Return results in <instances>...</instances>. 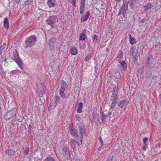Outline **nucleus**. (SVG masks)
<instances>
[{"label":"nucleus","instance_id":"62","mask_svg":"<svg viewBox=\"0 0 161 161\" xmlns=\"http://www.w3.org/2000/svg\"><path fill=\"white\" fill-rule=\"evenodd\" d=\"M28 128L29 129H31L32 128V126L31 125H29L28 126Z\"/></svg>","mask_w":161,"mask_h":161},{"label":"nucleus","instance_id":"39","mask_svg":"<svg viewBox=\"0 0 161 161\" xmlns=\"http://www.w3.org/2000/svg\"><path fill=\"white\" fill-rule=\"evenodd\" d=\"M45 161H55V159L53 158L48 157L45 159Z\"/></svg>","mask_w":161,"mask_h":161},{"label":"nucleus","instance_id":"22","mask_svg":"<svg viewBox=\"0 0 161 161\" xmlns=\"http://www.w3.org/2000/svg\"><path fill=\"white\" fill-rule=\"evenodd\" d=\"M78 108L76 111L79 113H81L82 111L83 104L81 102L80 103L78 104Z\"/></svg>","mask_w":161,"mask_h":161},{"label":"nucleus","instance_id":"21","mask_svg":"<svg viewBox=\"0 0 161 161\" xmlns=\"http://www.w3.org/2000/svg\"><path fill=\"white\" fill-rule=\"evenodd\" d=\"M114 153H111L108 156V158L107 161H115V158L114 156Z\"/></svg>","mask_w":161,"mask_h":161},{"label":"nucleus","instance_id":"41","mask_svg":"<svg viewBox=\"0 0 161 161\" xmlns=\"http://www.w3.org/2000/svg\"><path fill=\"white\" fill-rule=\"evenodd\" d=\"M143 142L144 144H148V139L147 137H145L143 139Z\"/></svg>","mask_w":161,"mask_h":161},{"label":"nucleus","instance_id":"15","mask_svg":"<svg viewBox=\"0 0 161 161\" xmlns=\"http://www.w3.org/2000/svg\"><path fill=\"white\" fill-rule=\"evenodd\" d=\"M60 97L58 96H56L53 99L52 102L53 104L54 105V107L56 106V104L58 103L60 101Z\"/></svg>","mask_w":161,"mask_h":161},{"label":"nucleus","instance_id":"56","mask_svg":"<svg viewBox=\"0 0 161 161\" xmlns=\"http://www.w3.org/2000/svg\"><path fill=\"white\" fill-rule=\"evenodd\" d=\"M53 105H50V106L48 108V111L49 110H50L52 108V106Z\"/></svg>","mask_w":161,"mask_h":161},{"label":"nucleus","instance_id":"58","mask_svg":"<svg viewBox=\"0 0 161 161\" xmlns=\"http://www.w3.org/2000/svg\"><path fill=\"white\" fill-rule=\"evenodd\" d=\"M115 2L117 3H120L121 0H114Z\"/></svg>","mask_w":161,"mask_h":161},{"label":"nucleus","instance_id":"53","mask_svg":"<svg viewBox=\"0 0 161 161\" xmlns=\"http://www.w3.org/2000/svg\"><path fill=\"white\" fill-rule=\"evenodd\" d=\"M117 68L118 69H119V70H121V69H122V67L121 66L120 64H118L117 65Z\"/></svg>","mask_w":161,"mask_h":161},{"label":"nucleus","instance_id":"24","mask_svg":"<svg viewBox=\"0 0 161 161\" xmlns=\"http://www.w3.org/2000/svg\"><path fill=\"white\" fill-rule=\"evenodd\" d=\"M15 153L14 150L12 149H9L5 151V153L9 156H11L13 155Z\"/></svg>","mask_w":161,"mask_h":161},{"label":"nucleus","instance_id":"47","mask_svg":"<svg viewBox=\"0 0 161 161\" xmlns=\"http://www.w3.org/2000/svg\"><path fill=\"white\" fill-rule=\"evenodd\" d=\"M99 140L100 143H101V145L103 146V143L102 141V138L101 137H99Z\"/></svg>","mask_w":161,"mask_h":161},{"label":"nucleus","instance_id":"18","mask_svg":"<svg viewBox=\"0 0 161 161\" xmlns=\"http://www.w3.org/2000/svg\"><path fill=\"white\" fill-rule=\"evenodd\" d=\"M40 87V91L42 95L44 94L45 93L46 86L43 83H41Z\"/></svg>","mask_w":161,"mask_h":161},{"label":"nucleus","instance_id":"2","mask_svg":"<svg viewBox=\"0 0 161 161\" xmlns=\"http://www.w3.org/2000/svg\"><path fill=\"white\" fill-rule=\"evenodd\" d=\"M58 21L57 17L54 15L50 16L48 19L47 20L46 22L48 25L51 26L52 28H55V24Z\"/></svg>","mask_w":161,"mask_h":161},{"label":"nucleus","instance_id":"34","mask_svg":"<svg viewBox=\"0 0 161 161\" xmlns=\"http://www.w3.org/2000/svg\"><path fill=\"white\" fill-rule=\"evenodd\" d=\"M135 49V47L133 46L130 49V54L131 56H133L134 55V50Z\"/></svg>","mask_w":161,"mask_h":161},{"label":"nucleus","instance_id":"33","mask_svg":"<svg viewBox=\"0 0 161 161\" xmlns=\"http://www.w3.org/2000/svg\"><path fill=\"white\" fill-rule=\"evenodd\" d=\"M86 39V36L85 34L81 33L80 34V40L83 41Z\"/></svg>","mask_w":161,"mask_h":161},{"label":"nucleus","instance_id":"16","mask_svg":"<svg viewBox=\"0 0 161 161\" xmlns=\"http://www.w3.org/2000/svg\"><path fill=\"white\" fill-rule=\"evenodd\" d=\"M119 62L121 66L122 67V69L124 71L126 70L127 69V65L125 61L119 60Z\"/></svg>","mask_w":161,"mask_h":161},{"label":"nucleus","instance_id":"4","mask_svg":"<svg viewBox=\"0 0 161 161\" xmlns=\"http://www.w3.org/2000/svg\"><path fill=\"white\" fill-rule=\"evenodd\" d=\"M16 114V110L14 108L9 110L4 115L5 119L6 120H8L14 117Z\"/></svg>","mask_w":161,"mask_h":161},{"label":"nucleus","instance_id":"37","mask_svg":"<svg viewBox=\"0 0 161 161\" xmlns=\"http://www.w3.org/2000/svg\"><path fill=\"white\" fill-rule=\"evenodd\" d=\"M77 138L79 140V141H77V144L79 146H80L82 144V140L83 138H81V139H80V138L79 137V136H78V137H77Z\"/></svg>","mask_w":161,"mask_h":161},{"label":"nucleus","instance_id":"27","mask_svg":"<svg viewBox=\"0 0 161 161\" xmlns=\"http://www.w3.org/2000/svg\"><path fill=\"white\" fill-rule=\"evenodd\" d=\"M4 25L6 28L8 29L9 27V23L7 18H6L4 19Z\"/></svg>","mask_w":161,"mask_h":161},{"label":"nucleus","instance_id":"1","mask_svg":"<svg viewBox=\"0 0 161 161\" xmlns=\"http://www.w3.org/2000/svg\"><path fill=\"white\" fill-rule=\"evenodd\" d=\"M36 41V38L35 36L32 35L27 38L25 41V47L26 48L28 47H31L35 44Z\"/></svg>","mask_w":161,"mask_h":161},{"label":"nucleus","instance_id":"20","mask_svg":"<svg viewBox=\"0 0 161 161\" xmlns=\"http://www.w3.org/2000/svg\"><path fill=\"white\" fill-rule=\"evenodd\" d=\"M71 147L72 148H75V145L77 144V142L74 139H71L69 142Z\"/></svg>","mask_w":161,"mask_h":161},{"label":"nucleus","instance_id":"36","mask_svg":"<svg viewBox=\"0 0 161 161\" xmlns=\"http://www.w3.org/2000/svg\"><path fill=\"white\" fill-rule=\"evenodd\" d=\"M92 57V54L91 53H89L86 56L85 59V60L86 61H87L91 58Z\"/></svg>","mask_w":161,"mask_h":161},{"label":"nucleus","instance_id":"30","mask_svg":"<svg viewBox=\"0 0 161 161\" xmlns=\"http://www.w3.org/2000/svg\"><path fill=\"white\" fill-rule=\"evenodd\" d=\"M157 76L156 75H153L151 73V74L149 75V76L148 77V79H149L150 80H156V78L157 77Z\"/></svg>","mask_w":161,"mask_h":161},{"label":"nucleus","instance_id":"43","mask_svg":"<svg viewBox=\"0 0 161 161\" xmlns=\"http://www.w3.org/2000/svg\"><path fill=\"white\" fill-rule=\"evenodd\" d=\"M7 60V58H5V59L4 60V61L5 62V63L4 64V65L6 66H7L8 65V62Z\"/></svg>","mask_w":161,"mask_h":161},{"label":"nucleus","instance_id":"50","mask_svg":"<svg viewBox=\"0 0 161 161\" xmlns=\"http://www.w3.org/2000/svg\"><path fill=\"white\" fill-rule=\"evenodd\" d=\"M130 1H127V2H126V3H123V4H125V6H126V7L127 6H128V4L129 3H130Z\"/></svg>","mask_w":161,"mask_h":161},{"label":"nucleus","instance_id":"35","mask_svg":"<svg viewBox=\"0 0 161 161\" xmlns=\"http://www.w3.org/2000/svg\"><path fill=\"white\" fill-rule=\"evenodd\" d=\"M123 56V52L122 50H120L118 53V57L119 58H122Z\"/></svg>","mask_w":161,"mask_h":161},{"label":"nucleus","instance_id":"12","mask_svg":"<svg viewBox=\"0 0 161 161\" xmlns=\"http://www.w3.org/2000/svg\"><path fill=\"white\" fill-rule=\"evenodd\" d=\"M85 0H80V14L82 15L85 9Z\"/></svg>","mask_w":161,"mask_h":161},{"label":"nucleus","instance_id":"25","mask_svg":"<svg viewBox=\"0 0 161 161\" xmlns=\"http://www.w3.org/2000/svg\"><path fill=\"white\" fill-rule=\"evenodd\" d=\"M129 39L130 43L131 45H133L134 44L136 43V39L135 38L131 36L130 35H129Z\"/></svg>","mask_w":161,"mask_h":161},{"label":"nucleus","instance_id":"44","mask_svg":"<svg viewBox=\"0 0 161 161\" xmlns=\"http://www.w3.org/2000/svg\"><path fill=\"white\" fill-rule=\"evenodd\" d=\"M75 118L76 121H79L80 118L78 114H76L75 115Z\"/></svg>","mask_w":161,"mask_h":161},{"label":"nucleus","instance_id":"45","mask_svg":"<svg viewBox=\"0 0 161 161\" xmlns=\"http://www.w3.org/2000/svg\"><path fill=\"white\" fill-rule=\"evenodd\" d=\"M130 7L132 9H134L135 8L134 6L135 4L134 3H130Z\"/></svg>","mask_w":161,"mask_h":161},{"label":"nucleus","instance_id":"32","mask_svg":"<svg viewBox=\"0 0 161 161\" xmlns=\"http://www.w3.org/2000/svg\"><path fill=\"white\" fill-rule=\"evenodd\" d=\"M110 101L112 102V103H111V106H110V108L113 109L114 108L116 104L117 100H115V101H114L113 100H110Z\"/></svg>","mask_w":161,"mask_h":161},{"label":"nucleus","instance_id":"49","mask_svg":"<svg viewBox=\"0 0 161 161\" xmlns=\"http://www.w3.org/2000/svg\"><path fill=\"white\" fill-rule=\"evenodd\" d=\"M147 21V19L146 18H144L142 20H141V22L142 24L143 23Z\"/></svg>","mask_w":161,"mask_h":161},{"label":"nucleus","instance_id":"14","mask_svg":"<svg viewBox=\"0 0 161 161\" xmlns=\"http://www.w3.org/2000/svg\"><path fill=\"white\" fill-rule=\"evenodd\" d=\"M57 3V0H47V4L49 8L55 7Z\"/></svg>","mask_w":161,"mask_h":161},{"label":"nucleus","instance_id":"17","mask_svg":"<svg viewBox=\"0 0 161 161\" xmlns=\"http://www.w3.org/2000/svg\"><path fill=\"white\" fill-rule=\"evenodd\" d=\"M90 14V12L89 11H87L85 14L82 16L81 19V21L83 22H86L88 19Z\"/></svg>","mask_w":161,"mask_h":161},{"label":"nucleus","instance_id":"11","mask_svg":"<svg viewBox=\"0 0 161 161\" xmlns=\"http://www.w3.org/2000/svg\"><path fill=\"white\" fill-rule=\"evenodd\" d=\"M56 43V40L55 38L53 37L50 38L48 43L49 48L51 50L53 49Z\"/></svg>","mask_w":161,"mask_h":161},{"label":"nucleus","instance_id":"48","mask_svg":"<svg viewBox=\"0 0 161 161\" xmlns=\"http://www.w3.org/2000/svg\"><path fill=\"white\" fill-rule=\"evenodd\" d=\"M144 68V67L142 66L138 70V72H142V70Z\"/></svg>","mask_w":161,"mask_h":161},{"label":"nucleus","instance_id":"3","mask_svg":"<svg viewBox=\"0 0 161 161\" xmlns=\"http://www.w3.org/2000/svg\"><path fill=\"white\" fill-rule=\"evenodd\" d=\"M13 59L17 64L19 68L22 70H24L22 65L23 64V62L19 57V54L17 51H15L13 53Z\"/></svg>","mask_w":161,"mask_h":161},{"label":"nucleus","instance_id":"28","mask_svg":"<svg viewBox=\"0 0 161 161\" xmlns=\"http://www.w3.org/2000/svg\"><path fill=\"white\" fill-rule=\"evenodd\" d=\"M114 77L117 78L119 79L120 77V75L119 72V70H116L115 71L114 74Z\"/></svg>","mask_w":161,"mask_h":161},{"label":"nucleus","instance_id":"10","mask_svg":"<svg viewBox=\"0 0 161 161\" xmlns=\"http://www.w3.org/2000/svg\"><path fill=\"white\" fill-rule=\"evenodd\" d=\"M116 89V87L114 86L113 88L112 91H111L109 93L110 94H112L110 97V100H113L114 101L117 100V95L116 92L115 91Z\"/></svg>","mask_w":161,"mask_h":161},{"label":"nucleus","instance_id":"46","mask_svg":"<svg viewBox=\"0 0 161 161\" xmlns=\"http://www.w3.org/2000/svg\"><path fill=\"white\" fill-rule=\"evenodd\" d=\"M147 145L146 144H144V146H143L142 149L144 151H145L146 150V148L147 147Z\"/></svg>","mask_w":161,"mask_h":161},{"label":"nucleus","instance_id":"19","mask_svg":"<svg viewBox=\"0 0 161 161\" xmlns=\"http://www.w3.org/2000/svg\"><path fill=\"white\" fill-rule=\"evenodd\" d=\"M153 7V5L151 4L150 3H148V4L145 5L143 7L144 11H147L148 10L151 9Z\"/></svg>","mask_w":161,"mask_h":161},{"label":"nucleus","instance_id":"6","mask_svg":"<svg viewBox=\"0 0 161 161\" xmlns=\"http://www.w3.org/2000/svg\"><path fill=\"white\" fill-rule=\"evenodd\" d=\"M62 153L63 156L66 158H70V152L69 150V147L67 145H65L63 147Z\"/></svg>","mask_w":161,"mask_h":161},{"label":"nucleus","instance_id":"59","mask_svg":"<svg viewBox=\"0 0 161 161\" xmlns=\"http://www.w3.org/2000/svg\"><path fill=\"white\" fill-rule=\"evenodd\" d=\"M110 50V49L108 47L106 49V51L107 52H108Z\"/></svg>","mask_w":161,"mask_h":161},{"label":"nucleus","instance_id":"55","mask_svg":"<svg viewBox=\"0 0 161 161\" xmlns=\"http://www.w3.org/2000/svg\"><path fill=\"white\" fill-rule=\"evenodd\" d=\"M72 3H73V5H74V6L75 7L76 5V1H72Z\"/></svg>","mask_w":161,"mask_h":161},{"label":"nucleus","instance_id":"26","mask_svg":"<svg viewBox=\"0 0 161 161\" xmlns=\"http://www.w3.org/2000/svg\"><path fill=\"white\" fill-rule=\"evenodd\" d=\"M67 86L66 82L65 81L62 80L61 82V88L60 89L65 90Z\"/></svg>","mask_w":161,"mask_h":161},{"label":"nucleus","instance_id":"54","mask_svg":"<svg viewBox=\"0 0 161 161\" xmlns=\"http://www.w3.org/2000/svg\"><path fill=\"white\" fill-rule=\"evenodd\" d=\"M112 114V112H110V111L108 113V116H110V117H112V116H111V115Z\"/></svg>","mask_w":161,"mask_h":161},{"label":"nucleus","instance_id":"57","mask_svg":"<svg viewBox=\"0 0 161 161\" xmlns=\"http://www.w3.org/2000/svg\"><path fill=\"white\" fill-rule=\"evenodd\" d=\"M20 0H15V2L14 3L18 4L20 2Z\"/></svg>","mask_w":161,"mask_h":161},{"label":"nucleus","instance_id":"42","mask_svg":"<svg viewBox=\"0 0 161 161\" xmlns=\"http://www.w3.org/2000/svg\"><path fill=\"white\" fill-rule=\"evenodd\" d=\"M29 148L28 147H26L25 150V154L26 155H27L29 152Z\"/></svg>","mask_w":161,"mask_h":161},{"label":"nucleus","instance_id":"31","mask_svg":"<svg viewBox=\"0 0 161 161\" xmlns=\"http://www.w3.org/2000/svg\"><path fill=\"white\" fill-rule=\"evenodd\" d=\"M64 91L65 90L60 89L59 92V94L61 97L64 99L66 98L65 95L64 93Z\"/></svg>","mask_w":161,"mask_h":161},{"label":"nucleus","instance_id":"9","mask_svg":"<svg viewBox=\"0 0 161 161\" xmlns=\"http://www.w3.org/2000/svg\"><path fill=\"white\" fill-rule=\"evenodd\" d=\"M153 62L154 59L151 55L149 54L147 57L146 63L147 65V66L150 69L152 68L151 65L153 64Z\"/></svg>","mask_w":161,"mask_h":161},{"label":"nucleus","instance_id":"7","mask_svg":"<svg viewBox=\"0 0 161 161\" xmlns=\"http://www.w3.org/2000/svg\"><path fill=\"white\" fill-rule=\"evenodd\" d=\"M77 125L78 126V129L80 134L79 135V136L80 139H81V138H83V136L85 133L86 130L84 124L81 123H79L77 124Z\"/></svg>","mask_w":161,"mask_h":161},{"label":"nucleus","instance_id":"38","mask_svg":"<svg viewBox=\"0 0 161 161\" xmlns=\"http://www.w3.org/2000/svg\"><path fill=\"white\" fill-rule=\"evenodd\" d=\"M97 40H98L97 36L96 35H94L93 38V42H94L96 43L97 42Z\"/></svg>","mask_w":161,"mask_h":161},{"label":"nucleus","instance_id":"13","mask_svg":"<svg viewBox=\"0 0 161 161\" xmlns=\"http://www.w3.org/2000/svg\"><path fill=\"white\" fill-rule=\"evenodd\" d=\"M127 101V100H124L122 101H120L118 103V105L121 108L124 110L126 108L127 105L126 104V102Z\"/></svg>","mask_w":161,"mask_h":161},{"label":"nucleus","instance_id":"52","mask_svg":"<svg viewBox=\"0 0 161 161\" xmlns=\"http://www.w3.org/2000/svg\"><path fill=\"white\" fill-rule=\"evenodd\" d=\"M159 100L160 105H161V93L159 95Z\"/></svg>","mask_w":161,"mask_h":161},{"label":"nucleus","instance_id":"5","mask_svg":"<svg viewBox=\"0 0 161 161\" xmlns=\"http://www.w3.org/2000/svg\"><path fill=\"white\" fill-rule=\"evenodd\" d=\"M69 131L71 135L74 136L75 139H77V137L79 136L77 130L73 124H71L69 126Z\"/></svg>","mask_w":161,"mask_h":161},{"label":"nucleus","instance_id":"61","mask_svg":"<svg viewBox=\"0 0 161 161\" xmlns=\"http://www.w3.org/2000/svg\"><path fill=\"white\" fill-rule=\"evenodd\" d=\"M3 98L0 95V102L3 100Z\"/></svg>","mask_w":161,"mask_h":161},{"label":"nucleus","instance_id":"51","mask_svg":"<svg viewBox=\"0 0 161 161\" xmlns=\"http://www.w3.org/2000/svg\"><path fill=\"white\" fill-rule=\"evenodd\" d=\"M6 43H4L3 44V46H1V48H2V50H3L4 48L6 46Z\"/></svg>","mask_w":161,"mask_h":161},{"label":"nucleus","instance_id":"64","mask_svg":"<svg viewBox=\"0 0 161 161\" xmlns=\"http://www.w3.org/2000/svg\"><path fill=\"white\" fill-rule=\"evenodd\" d=\"M31 129H28V132H31Z\"/></svg>","mask_w":161,"mask_h":161},{"label":"nucleus","instance_id":"40","mask_svg":"<svg viewBox=\"0 0 161 161\" xmlns=\"http://www.w3.org/2000/svg\"><path fill=\"white\" fill-rule=\"evenodd\" d=\"M32 2V0H27L24 3L25 6H26L31 4Z\"/></svg>","mask_w":161,"mask_h":161},{"label":"nucleus","instance_id":"29","mask_svg":"<svg viewBox=\"0 0 161 161\" xmlns=\"http://www.w3.org/2000/svg\"><path fill=\"white\" fill-rule=\"evenodd\" d=\"M71 54L73 55H75L77 53L78 50L75 47H72L70 49Z\"/></svg>","mask_w":161,"mask_h":161},{"label":"nucleus","instance_id":"23","mask_svg":"<svg viewBox=\"0 0 161 161\" xmlns=\"http://www.w3.org/2000/svg\"><path fill=\"white\" fill-rule=\"evenodd\" d=\"M107 118V115L105 114L103 112L101 113V119L102 122L103 124H105L106 122V119Z\"/></svg>","mask_w":161,"mask_h":161},{"label":"nucleus","instance_id":"63","mask_svg":"<svg viewBox=\"0 0 161 161\" xmlns=\"http://www.w3.org/2000/svg\"><path fill=\"white\" fill-rule=\"evenodd\" d=\"M72 161H80V160L79 159H76L75 160H73Z\"/></svg>","mask_w":161,"mask_h":161},{"label":"nucleus","instance_id":"8","mask_svg":"<svg viewBox=\"0 0 161 161\" xmlns=\"http://www.w3.org/2000/svg\"><path fill=\"white\" fill-rule=\"evenodd\" d=\"M128 10V6H125L124 4H123L122 6L121 7L118 14V15L119 16L121 14H122L123 16L125 18L126 16V13Z\"/></svg>","mask_w":161,"mask_h":161},{"label":"nucleus","instance_id":"60","mask_svg":"<svg viewBox=\"0 0 161 161\" xmlns=\"http://www.w3.org/2000/svg\"><path fill=\"white\" fill-rule=\"evenodd\" d=\"M0 69H1V71H2L3 72V69L2 67V65H0Z\"/></svg>","mask_w":161,"mask_h":161}]
</instances>
